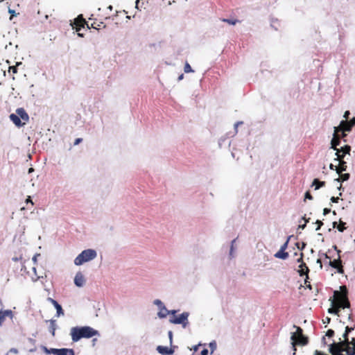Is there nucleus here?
Returning a JSON list of instances; mask_svg holds the SVG:
<instances>
[{"mask_svg": "<svg viewBox=\"0 0 355 355\" xmlns=\"http://www.w3.org/2000/svg\"><path fill=\"white\" fill-rule=\"evenodd\" d=\"M304 246H305V243H302V246L301 248V250H302L304 248Z\"/></svg>", "mask_w": 355, "mask_h": 355, "instance_id": "338daca9", "label": "nucleus"}, {"mask_svg": "<svg viewBox=\"0 0 355 355\" xmlns=\"http://www.w3.org/2000/svg\"><path fill=\"white\" fill-rule=\"evenodd\" d=\"M33 171V168H30L29 170H28V172L31 173Z\"/></svg>", "mask_w": 355, "mask_h": 355, "instance_id": "0e129e2a", "label": "nucleus"}, {"mask_svg": "<svg viewBox=\"0 0 355 355\" xmlns=\"http://www.w3.org/2000/svg\"><path fill=\"white\" fill-rule=\"evenodd\" d=\"M85 282V279L83 275L80 272H77L74 278V284L78 287H82Z\"/></svg>", "mask_w": 355, "mask_h": 355, "instance_id": "4468645a", "label": "nucleus"}, {"mask_svg": "<svg viewBox=\"0 0 355 355\" xmlns=\"http://www.w3.org/2000/svg\"><path fill=\"white\" fill-rule=\"evenodd\" d=\"M85 25L88 26L86 20L83 18L82 15L78 16L77 18L75 19L73 22V28L76 29L77 32L80 31L82 28L85 27ZM89 28V26H87Z\"/></svg>", "mask_w": 355, "mask_h": 355, "instance_id": "9d476101", "label": "nucleus"}, {"mask_svg": "<svg viewBox=\"0 0 355 355\" xmlns=\"http://www.w3.org/2000/svg\"><path fill=\"white\" fill-rule=\"evenodd\" d=\"M334 248L338 252V259H334V261L330 260L329 265L332 268L336 269L338 273L343 274L344 270H343V266L342 265V261L340 259V253L341 252V251L340 250H338L336 245H334Z\"/></svg>", "mask_w": 355, "mask_h": 355, "instance_id": "6e6552de", "label": "nucleus"}, {"mask_svg": "<svg viewBox=\"0 0 355 355\" xmlns=\"http://www.w3.org/2000/svg\"><path fill=\"white\" fill-rule=\"evenodd\" d=\"M26 204L28 205V204H30L31 205V207L33 206V201L31 200V197L30 196H28V198H26Z\"/></svg>", "mask_w": 355, "mask_h": 355, "instance_id": "ea45409f", "label": "nucleus"}, {"mask_svg": "<svg viewBox=\"0 0 355 355\" xmlns=\"http://www.w3.org/2000/svg\"><path fill=\"white\" fill-rule=\"evenodd\" d=\"M334 299L331 301V307L328 312L338 315L340 309L349 308L350 303L347 297V289L345 286H340V291H336L334 294Z\"/></svg>", "mask_w": 355, "mask_h": 355, "instance_id": "f257e3e1", "label": "nucleus"}, {"mask_svg": "<svg viewBox=\"0 0 355 355\" xmlns=\"http://www.w3.org/2000/svg\"><path fill=\"white\" fill-rule=\"evenodd\" d=\"M318 263H320V268H322V262H321L320 259H318Z\"/></svg>", "mask_w": 355, "mask_h": 355, "instance_id": "e2e57ef3", "label": "nucleus"}, {"mask_svg": "<svg viewBox=\"0 0 355 355\" xmlns=\"http://www.w3.org/2000/svg\"><path fill=\"white\" fill-rule=\"evenodd\" d=\"M32 270L33 272V275L31 274L30 271H26V272L31 277L32 279L35 282L39 279L40 277L36 274V269L35 267L32 268Z\"/></svg>", "mask_w": 355, "mask_h": 355, "instance_id": "a878e982", "label": "nucleus"}, {"mask_svg": "<svg viewBox=\"0 0 355 355\" xmlns=\"http://www.w3.org/2000/svg\"><path fill=\"white\" fill-rule=\"evenodd\" d=\"M6 317L12 318V311L11 310L0 311V326L4 322Z\"/></svg>", "mask_w": 355, "mask_h": 355, "instance_id": "2eb2a0df", "label": "nucleus"}, {"mask_svg": "<svg viewBox=\"0 0 355 355\" xmlns=\"http://www.w3.org/2000/svg\"><path fill=\"white\" fill-rule=\"evenodd\" d=\"M349 114H350L349 111H346V112L344 113L343 117L345 119V121H347V119H348V118H349Z\"/></svg>", "mask_w": 355, "mask_h": 355, "instance_id": "37998d69", "label": "nucleus"}, {"mask_svg": "<svg viewBox=\"0 0 355 355\" xmlns=\"http://www.w3.org/2000/svg\"><path fill=\"white\" fill-rule=\"evenodd\" d=\"M348 123L351 128L355 125V117H353L350 121H348Z\"/></svg>", "mask_w": 355, "mask_h": 355, "instance_id": "c9c22d12", "label": "nucleus"}, {"mask_svg": "<svg viewBox=\"0 0 355 355\" xmlns=\"http://www.w3.org/2000/svg\"><path fill=\"white\" fill-rule=\"evenodd\" d=\"M10 119L18 128L24 126L28 121L29 116L26 110L22 108H17L15 114L10 115Z\"/></svg>", "mask_w": 355, "mask_h": 355, "instance_id": "20e7f679", "label": "nucleus"}, {"mask_svg": "<svg viewBox=\"0 0 355 355\" xmlns=\"http://www.w3.org/2000/svg\"><path fill=\"white\" fill-rule=\"evenodd\" d=\"M209 347H210V348H211V353H213V352H214V350L216 349V343H215V342L211 343L209 344Z\"/></svg>", "mask_w": 355, "mask_h": 355, "instance_id": "f704fd0d", "label": "nucleus"}, {"mask_svg": "<svg viewBox=\"0 0 355 355\" xmlns=\"http://www.w3.org/2000/svg\"><path fill=\"white\" fill-rule=\"evenodd\" d=\"M55 327L56 324L55 320H51L49 329L52 336L55 335Z\"/></svg>", "mask_w": 355, "mask_h": 355, "instance_id": "cd10ccee", "label": "nucleus"}, {"mask_svg": "<svg viewBox=\"0 0 355 355\" xmlns=\"http://www.w3.org/2000/svg\"><path fill=\"white\" fill-rule=\"evenodd\" d=\"M9 12L11 14V17H13L15 15V10H11V9H9ZM10 19H12V17H10Z\"/></svg>", "mask_w": 355, "mask_h": 355, "instance_id": "5fc2aeb1", "label": "nucleus"}, {"mask_svg": "<svg viewBox=\"0 0 355 355\" xmlns=\"http://www.w3.org/2000/svg\"><path fill=\"white\" fill-rule=\"evenodd\" d=\"M136 8L137 9H141V8H146V6H144V2H141L140 3V0H137L136 1Z\"/></svg>", "mask_w": 355, "mask_h": 355, "instance_id": "7c9ffc66", "label": "nucleus"}, {"mask_svg": "<svg viewBox=\"0 0 355 355\" xmlns=\"http://www.w3.org/2000/svg\"><path fill=\"white\" fill-rule=\"evenodd\" d=\"M325 185V182L320 181L318 179H314L312 183V186H315V189H319Z\"/></svg>", "mask_w": 355, "mask_h": 355, "instance_id": "4be33fe9", "label": "nucleus"}, {"mask_svg": "<svg viewBox=\"0 0 355 355\" xmlns=\"http://www.w3.org/2000/svg\"><path fill=\"white\" fill-rule=\"evenodd\" d=\"M339 150H340V154L344 155V156H345L347 154H349L350 150H351V146L349 145H345V146L341 147L340 148H339Z\"/></svg>", "mask_w": 355, "mask_h": 355, "instance_id": "5701e85b", "label": "nucleus"}, {"mask_svg": "<svg viewBox=\"0 0 355 355\" xmlns=\"http://www.w3.org/2000/svg\"><path fill=\"white\" fill-rule=\"evenodd\" d=\"M348 123L351 128L355 125V117H353L350 121H348Z\"/></svg>", "mask_w": 355, "mask_h": 355, "instance_id": "e433bc0d", "label": "nucleus"}, {"mask_svg": "<svg viewBox=\"0 0 355 355\" xmlns=\"http://www.w3.org/2000/svg\"><path fill=\"white\" fill-rule=\"evenodd\" d=\"M82 141H83V139H81V138L76 139V140L74 141V145L76 146V145L79 144Z\"/></svg>", "mask_w": 355, "mask_h": 355, "instance_id": "49530a36", "label": "nucleus"}, {"mask_svg": "<svg viewBox=\"0 0 355 355\" xmlns=\"http://www.w3.org/2000/svg\"><path fill=\"white\" fill-rule=\"evenodd\" d=\"M21 270H24V271H26V267L25 266H24L23 268H21Z\"/></svg>", "mask_w": 355, "mask_h": 355, "instance_id": "69168bd1", "label": "nucleus"}, {"mask_svg": "<svg viewBox=\"0 0 355 355\" xmlns=\"http://www.w3.org/2000/svg\"><path fill=\"white\" fill-rule=\"evenodd\" d=\"M345 225V223L343 222L342 220H340L338 225H337V222H334L333 227H336L339 232H343L346 229Z\"/></svg>", "mask_w": 355, "mask_h": 355, "instance_id": "412c9836", "label": "nucleus"}, {"mask_svg": "<svg viewBox=\"0 0 355 355\" xmlns=\"http://www.w3.org/2000/svg\"><path fill=\"white\" fill-rule=\"evenodd\" d=\"M340 144V133L338 132H334L333 138L331 141V148L334 150H340L339 148H337Z\"/></svg>", "mask_w": 355, "mask_h": 355, "instance_id": "f8f14e48", "label": "nucleus"}, {"mask_svg": "<svg viewBox=\"0 0 355 355\" xmlns=\"http://www.w3.org/2000/svg\"><path fill=\"white\" fill-rule=\"evenodd\" d=\"M348 345H350L348 338H346V340L339 341L338 343L334 342L329 346V352L331 355H344L343 352Z\"/></svg>", "mask_w": 355, "mask_h": 355, "instance_id": "423d86ee", "label": "nucleus"}, {"mask_svg": "<svg viewBox=\"0 0 355 355\" xmlns=\"http://www.w3.org/2000/svg\"><path fill=\"white\" fill-rule=\"evenodd\" d=\"M326 336L329 338H331L334 336V331L332 329H328Z\"/></svg>", "mask_w": 355, "mask_h": 355, "instance_id": "72a5a7b5", "label": "nucleus"}, {"mask_svg": "<svg viewBox=\"0 0 355 355\" xmlns=\"http://www.w3.org/2000/svg\"><path fill=\"white\" fill-rule=\"evenodd\" d=\"M189 313L183 312L179 316H171L169 322L172 324H182L183 327H186L188 324Z\"/></svg>", "mask_w": 355, "mask_h": 355, "instance_id": "0eeeda50", "label": "nucleus"}, {"mask_svg": "<svg viewBox=\"0 0 355 355\" xmlns=\"http://www.w3.org/2000/svg\"><path fill=\"white\" fill-rule=\"evenodd\" d=\"M37 255H34L33 257V261L34 262V263L35 264L36 262H37Z\"/></svg>", "mask_w": 355, "mask_h": 355, "instance_id": "bf43d9fd", "label": "nucleus"}, {"mask_svg": "<svg viewBox=\"0 0 355 355\" xmlns=\"http://www.w3.org/2000/svg\"><path fill=\"white\" fill-rule=\"evenodd\" d=\"M336 167H337V166L334 165L333 164H330V165H329V168L331 170H335Z\"/></svg>", "mask_w": 355, "mask_h": 355, "instance_id": "6e6d98bb", "label": "nucleus"}, {"mask_svg": "<svg viewBox=\"0 0 355 355\" xmlns=\"http://www.w3.org/2000/svg\"><path fill=\"white\" fill-rule=\"evenodd\" d=\"M8 72L9 73H12V74L16 73L17 72V66H11V67H10Z\"/></svg>", "mask_w": 355, "mask_h": 355, "instance_id": "473e14b6", "label": "nucleus"}, {"mask_svg": "<svg viewBox=\"0 0 355 355\" xmlns=\"http://www.w3.org/2000/svg\"><path fill=\"white\" fill-rule=\"evenodd\" d=\"M176 313H177L176 310L168 311V314H171V315H173V316H175V314Z\"/></svg>", "mask_w": 355, "mask_h": 355, "instance_id": "864d4df0", "label": "nucleus"}, {"mask_svg": "<svg viewBox=\"0 0 355 355\" xmlns=\"http://www.w3.org/2000/svg\"><path fill=\"white\" fill-rule=\"evenodd\" d=\"M223 21L227 23L230 25H235L236 23H238L239 21L237 19H223Z\"/></svg>", "mask_w": 355, "mask_h": 355, "instance_id": "c85d7f7f", "label": "nucleus"}, {"mask_svg": "<svg viewBox=\"0 0 355 355\" xmlns=\"http://www.w3.org/2000/svg\"><path fill=\"white\" fill-rule=\"evenodd\" d=\"M300 269L298 270V273L300 276L302 277L304 275L306 276V278H308V273L309 272V269L308 266L306 265L305 263H302L299 266Z\"/></svg>", "mask_w": 355, "mask_h": 355, "instance_id": "6ab92c4d", "label": "nucleus"}, {"mask_svg": "<svg viewBox=\"0 0 355 355\" xmlns=\"http://www.w3.org/2000/svg\"><path fill=\"white\" fill-rule=\"evenodd\" d=\"M42 349L44 353H46L47 354H53L54 355H61V354L63 351V348H62V349H55V348L48 349L45 346H42Z\"/></svg>", "mask_w": 355, "mask_h": 355, "instance_id": "dca6fc26", "label": "nucleus"}, {"mask_svg": "<svg viewBox=\"0 0 355 355\" xmlns=\"http://www.w3.org/2000/svg\"><path fill=\"white\" fill-rule=\"evenodd\" d=\"M303 256H304L303 253H302V252H301V253H300V257L299 259H297V261L298 263H304V262H303Z\"/></svg>", "mask_w": 355, "mask_h": 355, "instance_id": "c03bdc74", "label": "nucleus"}, {"mask_svg": "<svg viewBox=\"0 0 355 355\" xmlns=\"http://www.w3.org/2000/svg\"><path fill=\"white\" fill-rule=\"evenodd\" d=\"M18 352V351L16 349H11L7 355H10V354H13V355H15L17 354Z\"/></svg>", "mask_w": 355, "mask_h": 355, "instance_id": "a19ab883", "label": "nucleus"}, {"mask_svg": "<svg viewBox=\"0 0 355 355\" xmlns=\"http://www.w3.org/2000/svg\"><path fill=\"white\" fill-rule=\"evenodd\" d=\"M305 199H309V200L313 199V196H311V194L310 193L309 191H306L305 193Z\"/></svg>", "mask_w": 355, "mask_h": 355, "instance_id": "58836bf2", "label": "nucleus"}, {"mask_svg": "<svg viewBox=\"0 0 355 355\" xmlns=\"http://www.w3.org/2000/svg\"><path fill=\"white\" fill-rule=\"evenodd\" d=\"M318 225L317 228H316V230H318L320 229V227L323 225V223L320 220H318L315 223Z\"/></svg>", "mask_w": 355, "mask_h": 355, "instance_id": "4c0bfd02", "label": "nucleus"}, {"mask_svg": "<svg viewBox=\"0 0 355 355\" xmlns=\"http://www.w3.org/2000/svg\"><path fill=\"white\" fill-rule=\"evenodd\" d=\"M274 256L275 258L286 259L288 257V253L285 252V250L280 249L275 254Z\"/></svg>", "mask_w": 355, "mask_h": 355, "instance_id": "aec40b11", "label": "nucleus"}, {"mask_svg": "<svg viewBox=\"0 0 355 355\" xmlns=\"http://www.w3.org/2000/svg\"><path fill=\"white\" fill-rule=\"evenodd\" d=\"M184 71L185 73H191L193 72V69H191V67L188 62H186L184 67Z\"/></svg>", "mask_w": 355, "mask_h": 355, "instance_id": "c756f323", "label": "nucleus"}, {"mask_svg": "<svg viewBox=\"0 0 355 355\" xmlns=\"http://www.w3.org/2000/svg\"><path fill=\"white\" fill-rule=\"evenodd\" d=\"M295 245L297 246V248L300 249V243H298V242H297V243H295Z\"/></svg>", "mask_w": 355, "mask_h": 355, "instance_id": "052dcab7", "label": "nucleus"}, {"mask_svg": "<svg viewBox=\"0 0 355 355\" xmlns=\"http://www.w3.org/2000/svg\"><path fill=\"white\" fill-rule=\"evenodd\" d=\"M344 340H346V338H348V334L347 332H345L343 334Z\"/></svg>", "mask_w": 355, "mask_h": 355, "instance_id": "13d9d810", "label": "nucleus"}, {"mask_svg": "<svg viewBox=\"0 0 355 355\" xmlns=\"http://www.w3.org/2000/svg\"><path fill=\"white\" fill-rule=\"evenodd\" d=\"M61 355H75V354L72 349L63 348Z\"/></svg>", "mask_w": 355, "mask_h": 355, "instance_id": "bb28decb", "label": "nucleus"}, {"mask_svg": "<svg viewBox=\"0 0 355 355\" xmlns=\"http://www.w3.org/2000/svg\"><path fill=\"white\" fill-rule=\"evenodd\" d=\"M344 352H346V354L344 355H355V348L353 345L351 347L350 345H348Z\"/></svg>", "mask_w": 355, "mask_h": 355, "instance_id": "393cba45", "label": "nucleus"}, {"mask_svg": "<svg viewBox=\"0 0 355 355\" xmlns=\"http://www.w3.org/2000/svg\"><path fill=\"white\" fill-rule=\"evenodd\" d=\"M335 132H349L352 128L348 123V121H342L338 127L334 128Z\"/></svg>", "mask_w": 355, "mask_h": 355, "instance_id": "ddd939ff", "label": "nucleus"}, {"mask_svg": "<svg viewBox=\"0 0 355 355\" xmlns=\"http://www.w3.org/2000/svg\"><path fill=\"white\" fill-rule=\"evenodd\" d=\"M108 9H110V10H112V6H108Z\"/></svg>", "mask_w": 355, "mask_h": 355, "instance_id": "774afa93", "label": "nucleus"}, {"mask_svg": "<svg viewBox=\"0 0 355 355\" xmlns=\"http://www.w3.org/2000/svg\"><path fill=\"white\" fill-rule=\"evenodd\" d=\"M350 345H352L355 348V338H353L352 341L350 342Z\"/></svg>", "mask_w": 355, "mask_h": 355, "instance_id": "4d7b16f0", "label": "nucleus"}, {"mask_svg": "<svg viewBox=\"0 0 355 355\" xmlns=\"http://www.w3.org/2000/svg\"><path fill=\"white\" fill-rule=\"evenodd\" d=\"M154 304L159 307V311L157 315L159 318H166L167 315H168V310L166 309L160 300H155L154 301Z\"/></svg>", "mask_w": 355, "mask_h": 355, "instance_id": "9b49d317", "label": "nucleus"}, {"mask_svg": "<svg viewBox=\"0 0 355 355\" xmlns=\"http://www.w3.org/2000/svg\"><path fill=\"white\" fill-rule=\"evenodd\" d=\"M296 328V331L293 333L291 337L292 340L293 354H295L297 349L296 345L304 346L309 343V338L303 334V330L301 327L294 326Z\"/></svg>", "mask_w": 355, "mask_h": 355, "instance_id": "7ed1b4c3", "label": "nucleus"}, {"mask_svg": "<svg viewBox=\"0 0 355 355\" xmlns=\"http://www.w3.org/2000/svg\"><path fill=\"white\" fill-rule=\"evenodd\" d=\"M157 350L159 354L162 355H171L174 352L173 349L162 345L157 346Z\"/></svg>", "mask_w": 355, "mask_h": 355, "instance_id": "a211bd4d", "label": "nucleus"}, {"mask_svg": "<svg viewBox=\"0 0 355 355\" xmlns=\"http://www.w3.org/2000/svg\"><path fill=\"white\" fill-rule=\"evenodd\" d=\"M97 334H98V331L88 326L76 327L71 329V339L73 342H77L83 338H89Z\"/></svg>", "mask_w": 355, "mask_h": 355, "instance_id": "f03ea898", "label": "nucleus"}, {"mask_svg": "<svg viewBox=\"0 0 355 355\" xmlns=\"http://www.w3.org/2000/svg\"><path fill=\"white\" fill-rule=\"evenodd\" d=\"M183 76L184 75L183 74H181L179 78H178V80H182L183 78Z\"/></svg>", "mask_w": 355, "mask_h": 355, "instance_id": "680f3d73", "label": "nucleus"}, {"mask_svg": "<svg viewBox=\"0 0 355 355\" xmlns=\"http://www.w3.org/2000/svg\"><path fill=\"white\" fill-rule=\"evenodd\" d=\"M290 239H291V236H288L287 238L286 241L281 246V248H280L281 250H286L287 249Z\"/></svg>", "mask_w": 355, "mask_h": 355, "instance_id": "2f4dec72", "label": "nucleus"}, {"mask_svg": "<svg viewBox=\"0 0 355 355\" xmlns=\"http://www.w3.org/2000/svg\"><path fill=\"white\" fill-rule=\"evenodd\" d=\"M353 330V328H351V327H346L345 328V332H347V334H349V333Z\"/></svg>", "mask_w": 355, "mask_h": 355, "instance_id": "8fccbe9b", "label": "nucleus"}, {"mask_svg": "<svg viewBox=\"0 0 355 355\" xmlns=\"http://www.w3.org/2000/svg\"><path fill=\"white\" fill-rule=\"evenodd\" d=\"M347 136V135L345 133V132H340V139L342 138H344Z\"/></svg>", "mask_w": 355, "mask_h": 355, "instance_id": "603ef678", "label": "nucleus"}, {"mask_svg": "<svg viewBox=\"0 0 355 355\" xmlns=\"http://www.w3.org/2000/svg\"><path fill=\"white\" fill-rule=\"evenodd\" d=\"M335 155H336L335 160L339 162V166L335 168V171L338 174H340L342 172L347 170V162L343 160L344 155H340V150H337Z\"/></svg>", "mask_w": 355, "mask_h": 355, "instance_id": "1a4fd4ad", "label": "nucleus"}, {"mask_svg": "<svg viewBox=\"0 0 355 355\" xmlns=\"http://www.w3.org/2000/svg\"><path fill=\"white\" fill-rule=\"evenodd\" d=\"M97 256L96 252L92 249H87L83 250L80 254L76 257L74 260V263L76 266H80L85 262L89 261L95 259Z\"/></svg>", "mask_w": 355, "mask_h": 355, "instance_id": "39448f33", "label": "nucleus"}, {"mask_svg": "<svg viewBox=\"0 0 355 355\" xmlns=\"http://www.w3.org/2000/svg\"><path fill=\"white\" fill-rule=\"evenodd\" d=\"M331 321V318L329 317H327L325 319L323 320L324 323H329Z\"/></svg>", "mask_w": 355, "mask_h": 355, "instance_id": "09e8293b", "label": "nucleus"}, {"mask_svg": "<svg viewBox=\"0 0 355 355\" xmlns=\"http://www.w3.org/2000/svg\"><path fill=\"white\" fill-rule=\"evenodd\" d=\"M168 336H169L170 342L171 343H172V340H173V333H172V331H170L168 332Z\"/></svg>", "mask_w": 355, "mask_h": 355, "instance_id": "3c124183", "label": "nucleus"}, {"mask_svg": "<svg viewBox=\"0 0 355 355\" xmlns=\"http://www.w3.org/2000/svg\"><path fill=\"white\" fill-rule=\"evenodd\" d=\"M349 173H340L339 174V178H336L335 180L337 181V182H344V181H347L349 180Z\"/></svg>", "mask_w": 355, "mask_h": 355, "instance_id": "b1692460", "label": "nucleus"}, {"mask_svg": "<svg viewBox=\"0 0 355 355\" xmlns=\"http://www.w3.org/2000/svg\"><path fill=\"white\" fill-rule=\"evenodd\" d=\"M330 212H331V209H329V208H324L323 209V214L324 215H327V214H329Z\"/></svg>", "mask_w": 355, "mask_h": 355, "instance_id": "a18cd8bd", "label": "nucleus"}, {"mask_svg": "<svg viewBox=\"0 0 355 355\" xmlns=\"http://www.w3.org/2000/svg\"><path fill=\"white\" fill-rule=\"evenodd\" d=\"M338 200H339V197H334V196H333V197L331 198V201L332 202L337 203L338 202Z\"/></svg>", "mask_w": 355, "mask_h": 355, "instance_id": "79ce46f5", "label": "nucleus"}, {"mask_svg": "<svg viewBox=\"0 0 355 355\" xmlns=\"http://www.w3.org/2000/svg\"><path fill=\"white\" fill-rule=\"evenodd\" d=\"M208 354V350L207 349H204L201 351L200 355H207Z\"/></svg>", "mask_w": 355, "mask_h": 355, "instance_id": "de8ad7c7", "label": "nucleus"}, {"mask_svg": "<svg viewBox=\"0 0 355 355\" xmlns=\"http://www.w3.org/2000/svg\"><path fill=\"white\" fill-rule=\"evenodd\" d=\"M48 300L55 306V308L56 309V311H57V315L58 316H60V315H64V311H63V309L61 306L60 304H58V302L51 298V297H49L48 298Z\"/></svg>", "mask_w": 355, "mask_h": 355, "instance_id": "f3484780", "label": "nucleus"}]
</instances>
